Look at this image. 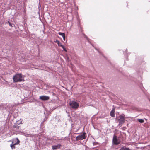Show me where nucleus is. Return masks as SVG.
Instances as JSON below:
<instances>
[{"label": "nucleus", "instance_id": "obj_9", "mask_svg": "<svg viewBox=\"0 0 150 150\" xmlns=\"http://www.w3.org/2000/svg\"><path fill=\"white\" fill-rule=\"evenodd\" d=\"M115 109L113 108L112 110L110 112V116L112 117H114L115 115Z\"/></svg>", "mask_w": 150, "mask_h": 150}, {"label": "nucleus", "instance_id": "obj_12", "mask_svg": "<svg viewBox=\"0 0 150 150\" xmlns=\"http://www.w3.org/2000/svg\"><path fill=\"white\" fill-rule=\"evenodd\" d=\"M138 121L140 123H143L144 122V120L143 119H137Z\"/></svg>", "mask_w": 150, "mask_h": 150}, {"label": "nucleus", "instance_id": "obj_1", "mask_svg": "<svg viewBox=\"0 0 150 150\" xmlns=\"http://www.w3.org/2000/svg\"><path fill=\"white\" fill-rule=\"evenodd\" d=\"M24 76L21 74H18L15 75L13 77V82H17L24 81Z\"/></svg>", "mask_w": 150, "mask_h": 150}, {"label": "nucleus", "instance_id": "obj_17", "mask_svg": "<svg viewBox=\"0 0 150 150\" xmlns=\"http://www.w3.org/2000/svg\"><path fill=\"white\" fill-rule=\"evenodd\" d=\"M21 122H22V121H21L20 122V123L19 124H18V123H17V124H18V125L19 124H21Z\"/></svg>", "mask_w": 150, "mask_h": 150}, {"label": "nucleus", "instance_id": "obj_18", "mask_svg": "<svg viewBox=\"0 0 150 150\" xmlns=\"http://www.w3.org/2000/svg\"><path fill=\"white\" fill-rule=\"evenodd\" d=\"M95 143H93V145H94Z\"/></svg>", "mask_w": 150, "mask_h": 150}, {"label": "nucleus", "instance_id": "obj_2", "mask_svg": "<svg viewBox=\"0 0 150 150\" xmlns=\"http://www.w3.org/2000/svg\"><path fill=\"white\" fill-rule=\"evenodd\" d=\"M69 104L72 109H77L79 105V104L77 102L73 101H70Z\"/></svg>", "mask_w": 150, "mask_h": 150}, {"label": "nucleus", "instance_id": "obj_16", "mask_svg": "<svg viewBox=\"0 0 150 150\" xmlns=\"http://www.w3.org/2000/svg\"><path fill=\"white\" fill-rule=\"evenodd\" d=\"M63 39L64 40H65V35L63 37Z\"/></svg>", "mask_w": 150, "mask_h": 150}, {"label": "nucleus", "instance_id": "obj_13", "mask_svg": "<svg viewBox=\"0 0 150 150\" xmlns=\"http://www.w3.org/2000/svg\"><path fill=\"white\" fill-rule=\"evenodd\" d=\"M58 34L60 35H61L62 37L63 36H64L65 35V34L64 33H61V32H59L58 33Z\"/></svg>", "mask_w": 150, "mask_h": 150}, {"label": "nucleus", "instance_id": "obj_3", "mask_svg": "<svg viewBox=\"0 0 150 150\" xmlns=\"http://www.w3.org/2000/svg\"><path fill=\"white\" fill-rule=\"evenodd\" d=\"M20 142V141L17 138H16L12 142V144L10 145V147L12 149L15 148V145L18 144Z\"/></svg>", "mask_w": 150, "mask_h": 150}, {"label": "nucleus", "instance_id": "obj_15", "mask_svg": "<svg viewBox=\"0 0 150 150\" xmlns=\"http://www.w3.org/2000/svg\"><path fill=\"white\" fill-rule=\"evenodd\" d=\"M8 23H9V25L10 26H11V27H12V25L9 22Z\"/></svg>", "mask_w": 150, "mask_h": 150}, {"label": "nucleus", "instance_id": "obj_11", "mask_svg": "<svg viewBox=\"0 0 150 150\" xmlns=\"http://www.w3.org/2000/svg\"><path fill=\"white\" fill-rule=\"evenodd\" d=\"M119 150H131L129 148L126 147L125 146L122 147Z\"/></svg>", "mask_w": 150, "mask_h": 150}, {"label": "nucleus", "instance_id": "obj_19", "mask_svg": "<svg viewBox=\"0 0 150 150\" xmlns=\"http://www.w3.org/2000/svg\"><path fill=\"white\" fill-rule=\"evenodd\" d=\"M77 133H75V134H77Z\"/></svg>", "mask_w": 150, "mask_h": 150}, {"label": "nucleus", "instance_id": "obj_6", "mask_svg": "<svg viewBox=\"0 0 150 150\" xmlns=\"http://www.w3.org/2000/svg\"><path fill=\"white\" fill-rule=\"evenodd\" d=\"M113 142L115 145H117L120 143V142L119 141L117 138L116 136L114 135L113 139Z\"/></svg>", "mask_w": 150, "mask_h": 150}, {"label": "nucleus", "instance_id": "obj_4", "mask_svg": "<svg viewBox=\"0 0 150 150\" xmlns=\"http://www.w3.org/2000/svg\"><path fill=\"white\" fill-rule=\"evenodd\" d=\"M117 120L119 122V125H122L125 122V117L123 115H119L117 118Z\"/></svg>", "mask_w": 150, "mask_h": 150}, {"label": "nucleus", "instance_id": "obj_7", "mask_svg": "<svg viewBox=\"0 0 150 150\" xmlns=\"http://www.w3.org/2000/svg\"><path fill=\"white\" fill-rule=\"evenodd\" d=\"M50 98L48 96H43L40 97V98L43 101H45L48 100Z\"/></svg>", "mask_w": 150, "mask_h": 150}, {"label": "nucleus", "instance_id": "obj_8", "mask_svg": "<svg viewBox=\"0 0 150 150\" xmlns=\"http://www.w3.org/2000/svg\"><path fill=\"white\" fill-rule=\"evenodd\" d=\"M55 42H56L58 44L59 46H60L61 47H62L64 51H67V50L64 47V46L62 45V44L60 43L59 41L57 40L55 41Z\"/></svg>", "mask_w": 150, "mask_h": 150}, {"label": "nucleus", "instance_id": "obj_5", "mask_svg": "<svg viewBox=\"0 0 150 150\" xmlns=\"http://www.w3.org/2000/svg\"><path fill=\"white\" fill-rule=\"evenodd\" d=\"M86 137V134L85 132H84L82 134L77 136L76 137V141L82 140L85 139Z\"/></svg>", "mask_w": 150, "mask_h": 150}, {"label": "nucleus", "instance_id": "obj_10", "mask_svg": "<svg viewBox=\"0 0 150 150\" xmlns=\"http://www.w3.org/2000/svg\"><path fill=\"white\" fill-rule=\"evenodd\" d=\"M60 146H61L60 145H57L52 146V148L53 150L56 149H57L58 148H60Z\"/></svg>", "mask_w": 150, "mask_h": 150}, {"label": "nucleus", "instance_id": "obj_14", "mask_svg": "<svg viewBox=\"0 0 150 150\" xmlns=\"http://www.w3.org/2000/svg\"><path fill=\"white\" fill-rule=\"evenodd\" d=\"M13 127L15 128L16 129H19V127L18 126H17L15 125H14L13 126Z\"/></svg>", "mask_w": 150, "mask_h": 150}]
</instances>
